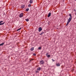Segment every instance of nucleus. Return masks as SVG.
<instances>
[{
    "mask_svg": "<svg viewBox=\"0 0 76 76\" xmlns=\"http://www.w3.org/2000/svg\"><path fill=\"white\" fill-rule=\"evenodd\" d=\"M70 17L69 18L68 20V21L67 22V23L66 24V26H67L69 24V23L70 22L71 20H72V14H69V15Z\"/></svg>",
    "mask_w": 76,
    "mask_h": 76,
    "instance_id": "nucleus-1",
    "label": "nucleus"
},
{
    "mask_svg": "<svg viewBox=\"0 0 76 76\" xmlns=\"http://www.w3.org/2000/svg\"><path fill=\"white\" fill-rule=\"evenodd\" d=\"M20 18H22L23 16V13H21L19 15Z\"/></svg>",
    "mask_w": 76,
    "mask_h": 76,
    "instance_id": "nucleus-2",
    "label": "nucleus"
},
{
    "mask_svg": "<svg viewBox=\"0 0 76 76\" xmlns=\"http://www.w3.org/2000/svg\"><path fill=\"white\" fill-rule=\"evenodd\" d=\"M40 64H44V61L43 60H41L40 61Z\"/></svg>",
    "mask_w": 76,
    "mask_h": 76,
    "instance_id": "nucleus-3",
    "label": "nucleus"
},
{
    "mask_svg": "<svg viewBox=\"0 0 76 76\" xmlns=\"http://www.w3.org/2000/svg\"><path fill=\"white\" fill-rule=\"evenodd\" d=\"M42 30V28L40 27L39 28L38 31H39V32H41V31Z\"/></svg>",
    "mask_w": 76,
    "mask_h": 76,
    "instance_id": "nucleus-4",
    "label": "nucleus"
},
{
    "mask_svg": "<svg viewBox=\"0 0 76 76\" xmlns=\"http://www.w3.org/2000/svg\"><path fill=\"white\" fill-rule=\"evenodd\" d=\"M51 12H50L49 14H48V17H50V16H51Z\"/></svg>",
    "mask_w": 76,
    "mask_h": 76,
    "instance_id": "nucleus-5",
    "label": "nucleus"
},
{
    "mask_svg": "<svg viewBox=\"0 0 76 76\" xmlns=\"http://www.w3.org/2000/svg\"><path fill=\"white\" fill-rule=\"evenodd\" d=\"M37 70L39 71L40 70H41V68H40V67H39L37 69Z\"/></svg>",
    "mask_w": 76,
    "mask_h": 76,
    "instance_id": "nucleus-6",
    "label": "nucleus"
},
{
    "mask_svg": "<svg viewBox=\"0 0 76 76\" xmlns=\"http://www.w3.org/2000/svg\"><path fill=\"white\" fill-rule=\"evenodd\" d=\"M33 3V1H32V0H30V4H32V3Z\"/></svg>",
    "mask_w": 76,
    "mask_h": 76,
    "instance_id": "nucleus-7",
    "label": "nucleus"
},
{
    "mask_svg": "<svg viewBox=\"0 0 76 76\" xmlns=\"http://www.w3.org/2000/svg\"><path fill=\"white\" fill-rule=\"evenodd\" d=\"M56 65L57 66H60V64L58 63V64H56Z\"/></svg>",
    "mask_w": 76,
    "mask_h": 76,
    "instance_id": "nucleus-8",
    "label": "nucleus"
},
{
    "mask_svg": "<svg viewBox=\"0 0 76 76\" xmlns=\"http://www.w3.org/2000/svg\"><path fill=\"white\" fill-rule=\"evenodd\" d=\"M34 50V48L33 47L31 48L30 49L31 51H33Z\"/></svg>",
    "mask_w": 76,
    "mask_h": 76,
    "instance_id": "nucleus-9",
    "label": "nucleus"
},
{
    "mask_svg": "<svg viewBox=\"0 0 76 76\" xmlns=\"http://www.w3.org/2000/svg\"><path fill=\"white\" fill-rule=\"evenodd\" d=\"M4 43H1V44H0V46L3 45H4Z\"/></svg>",
    "mask_w": 76,
    "mask_h": 76,
    "instance_id": "nucleus-10",
    "label": "nucleus"
},
{
    "mask_svg": "<svg viewBox=\"0 0 76 76\" xmlns=\"http://www.w3.org/2000/svg\"><path fill=\"white\" fill-rule=\"evenodd\" d=\"M25 7V5H23L21 6V8H24Z\"/></svg>",
    "mask_w": 76,
    "mask_h": 76,
    "instance_id": "nucleus-11",
    "label": "nucleus"
},
{
    "mask_svg": "<svg viewBox=\"0 0 76 76\" xmlns=\"http://www.w3.org/2000/svg\"><path fill=\"white\" fill-rule=\"evenodd\" d=\"M26 12L28 11L29 10V8H27V9H26Z\"/></svg>",
    "mask_w": 76,
    "mask_h": 76,
    "instance_id": "nucleus-12",
    "label": "nucleus"
},
{
    "mask_svg": "<svg viewBox=\"0 0 76 76\" xmlns=\"http://www.w3.org/2000/svg\"><path fill=\"white\" fill-rule=\"evenodd\" d=\"M26 22H28V21H29V20L28 19H26Z\"/></svg>",
    "mask_w": 76,
    "mask_h": 76,
    "instance_id": "nucleus-13",
    "label": "nucleus"
},
{
    "mask_svg": "<svg viewBox=\"0 0 76 76\" xmlns=\"http://www.w3.org/2000/svg\"><path fill=\"white\" fill-rule=\"evenodd\" d=\"M21 29V28H20L18 29L17 30V31H19V30H20Z\"/></svg>",
    "mask_w": 76,
    "mask_h": 76,
    "instance_id": "nucleus-14",
    "label": "nucleus"
},
{
    "mask_svg": "<svg viewBox=\"0 0 76 76\" xmlns=\"http://www.w3.org/2000/svg\"><path fill=\"white\" fill-rule=\"evenodd\" d=\"M44 34V32H42V33L41 34H40V35H42V34Z\"/></svg>",
    "mask_w": 76,
    "mask_h": 76,
    "instance_id": "nucleus-15",
    "label": "nucleus"
},
{
    "mask_svg": "<svg viewBox=\"0 0 76 76\" xmlns=\"http://www.w3.org/2000/svg\"><path fill=\"white\" fill-rule=\"evenodd\" d=\"M4 23H1L0 24V25H4Z\"/></svg>",
    "mask_w": 76,
    "mask_h": 76,
    "instance_id": "nucleus-16",
    "label": "nucleus"
},
{
    "mask_svg": "<svg viewBox=\"0 0 76 76\" xmlns=\"http://www.w3.org/2000/svg\"><path fill=\"white\" fill-rule=\"evenodd\" d=\"M47 57L48 58L50 57V55H49L47 56Z\"/></svg>",
    "mask_w": 76,
    "mask_h": 76,
    "instance_id": "nucleus-17",
    "label": "nucleus"
},
{
    "mask_svg": "<svg viewBox=\"0 0 76 76\" xmlns=\"http://www.w3.org/2000/svg\"><path fill=\"white\" fill-rule=\"evenodd\" d=\"M28 7H31V4H29L28 5Z\"/></svg>",
    "mask_w": 76,
    "mask_h": 76,
    "instance_id": "nucleus-18",
    "label": "nucleus"
},
{
    "mask_svg": "<svg viewBox=\"0 0 76 76\" xmlns=\"http://www.w3.org/2000/svg\"><path fill=\"white\" fill-rule=\"evenodd\" d=\"M41 47H39L38 48V50H41Z\"/></svg>",
    "mask_w": 76,
    "mask_h": 76,
    "instance_id": "nucleus-19",
    "label": "nucleus"
},
{
    "mask_svg": "<svg viewBox=\"0 0 76 76\" xmlns=\"http://www.w3.org/2000/svg\"><path fill=\"white\" fill-rule=\"evenodd\" d=\"M2 22H3V21H0V24L1 23H2Z\"/></svg>",
    "mask_w": 76,
    "mask_h": 76,
    "instance_id": "nucleus-20",
    "label": "nucleus"
},
{
    "mask_svg": "<svg viewBox=\"0 0 76 76\" xmlns=\"http://www.w3.org/2000/svg\"><path fill=\"white\" fill-rule=\"evenodd\" d=\"M33 55L34 56H36V54H35V53H33Z\"/></svg>",
    "mask_w": 76,
    "mask_h": 76,
    "instance_id": "nucleus-21",
    "label": "nucleus"
},
{
    "mask_svg": "<svg viewBox=\"0 0 76 76\" xmlns=\"http://www.w3.org/2000/svg\"><path fill=\"white\" fill-rule=\"evenodd\" d=\"M52 61H55V60H54V59H52Z\"/></svg>",
    "mask_w": 76,
    "mask_h": 76,
    "instance_id": "nucleus-22",
    "label": "nucleus"
},
{
    "mask_svg": "<svg viewBox=\"0 0 76 76\" xmlns=\"http://www.w3.org/2000/svg\"><path fill=\"white\" fill-rule=\"evenodd\" d=\"M74 11L75 12H76V10L74 9Z\"/></svg>",
    "mask_w": 76,
    "mask_h": 76,
    "instance_id": "nucleus-23",
    "label": "nucleus"
},
{
    "mask_svg": "<svg viewBox=\"0 0 76 76\" xmlns=\"http://www.w3.org/2000/svg\"><path fill=\"white\" fill-rule=\"evenodd\" d=\"M36 73H38V71H36Z\"/></svg>",
    "mask_w": 76,
    "mask_h": 76,
    "instance_id": "nucleus-24",
    "label": "nucleus"
},
{
    "mask_svg": "<svg viewBox=\"0 0 76 76\" xmlns=\"http://www.w3.org/2000/svg\"><path fill=\"white\" fill-rule=\"evenodd\" d=\"M75 15H76V12H75Z\"/></svg>",
    "mask_w": 76,
    "mask_h": 76,
    "instance_id": "nucleus-25",
    "label": "nucleus"
},
{
    "mask_svg": "<svg viewBox=\"0 0 76 76\" xmlns=\"http://www.w3.org/2000/svg\"><path fill=\"white\" fill-rule=\"evenodd\" d=\"M47 54H48V53L47 54H46V55H47Z\"/></svg>",
    "mask_w": 76,
    "mask_h": 76,
    "instance_id": "nucleus-26",
    "label": "nucleus"
},
{
    "mask_svg": "<svg viewBox=\"0 0 76 76\" xmlns=\"http://www.w3.org/2000/svg\"><path fill=\"white\" fill-rule=\"evenodd\" d=\"M75 0V1H76V0Z\"/></svg>",
    "mask_w": 76,
    "mask_h": 76,
    "instance_id": "nucleus-27",
    "label": "nucleus"
}]
</instances>
